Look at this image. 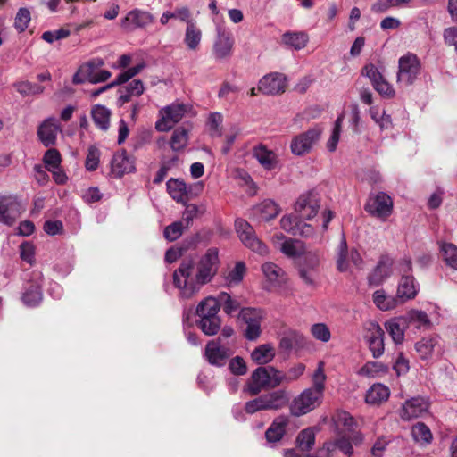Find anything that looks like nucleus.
<instances>
[{"label":"nucleus","mask_w":457,"mask_h":457,"mask_svg":"<svg viewBox=\"0 0 457 457\" xmlns=\"http://www.w3.org/2000/svg\"><path fill=\"white\" fill-rule=\"evenodd\" d=\"M218 269L217 248H209L196 265L192 259L183 260L173 272V285L179 289V296L184 299L193 297L204 285L212 281Z\"/></svg>","instance_id":"f257e3e1"},{"label":"nucleus","mask_w":457,"mask_h":457,"mask_svg":"<svg viewBox=\"0 0 457 457\" xmlns=\"http://www.w3.org/2000/svg\"><path fill=\"white\" fill-rule=\"evenodd\" d=\"M324 386L316 381L315 386L308 388L295 397L291 405L290 411L294 416H302L319 405L320 399L322 395Z\"/></svg>","instance_id":"f03ea898"},{"label":"nucleus","mask_w":457,"mask_h":457,"mask_svg":"<svg viewBox=\"0 0 457 457\" xmlns=\"http://www.w3.org/2000/svg\"><path fill=\"white\" fill-rule=\"evenodd\" d=\"M190 110V106L182 103H172L159 111L160 118L155 123V129L161 132L170 130L179 123Z\"/></svg>","instance_id":"7ed1b4c3"},{"label":"nucleus","mask_w":457,"mask_h":457,"mask_svg":"<svg viewBox=\"0 0 457 457\" xmlns=\"http://www.w3.org/2000/svg\"><path fill=\"white\" fill-rule=\"evenodd\" d=\"M233 353L230 342L223 341L222 337L209 341L204 349V356L207 361L217 367L224 366Z\"/></svg>","instance_id":"20e7f679"},{"label":"nucleus","mask_w":457,"mask_h":457,"mask_svg":"<svg viewBox=\"0 0 457 457\" xmlns=\"http://www.w3.org/2000/svg\"><path fill=\"white\" fill-rule=\"evenodd\" d=\"M235 39L232 32L221 26L216 27V36L212 45V54L216 61L221 62L230 58L233 54Z\"/></svg>","instance_id":"39448f33"},{"label":"nucleus","mask_w":457,"mask_h":457,"mask_svg":"<svg viewBox=\"0 0 457 457\" xmlns=\"http://www.w3.org/2000/svg\"><path fill=\"white\" fill-rule=\"evenodd\" d=\"M420 71V62L416 54L408 53L398 61L397 83L411 86Z\"/></svg>","instance_id":"423d86ee"},{"label":"nucleus","mask_w":457,"mask_h":457,"mask_svg":"<svg viewBox=\"0 0 457 457\" xmlns=\"http://www.w3.org/2000/svg\"><path fill=\"white\" fill-rule=\"evenodd\" d=\"M235 228L238 237L245 246L261 255L268 253L267 246L257 237L253 228L245 220L237 219Z\"/></svg>","instance_id":"0eeeda50"},{"label":"nucleus","mask_w":457,"mask_h":457,"mask_svg":"<svg viewBox=\"0 0 457 457\" xmlns=\"http://www.w3.org/2000/svg\"><path fill=\"white\" fill-rule=\"evenodd\" d=\"M364 209L371 216L386 220L392 213L393 201L386 193L378 192L369 196Z\"/></svg>","instance_id":"6e6552de"},{"label":"nucleus","mask_w":457,"mask_h":457,"mask_svg":"<svg viewBox=\"0 0 457 457\" xmlns=\"http://www.w3.org/2000/svg\"><path fill=\"white\" fill-rule=\"evenodd\" d=\"M321 129L316 126L295 136L292 139L290 145L292 153L298 156H302L309 153L313 145L319 141Z\"/></svg>","instance_id":"1a4fd4ad"},{"label":"nucleus","mask_w":457,"mask_h":457,"mask_svg":"<svg viewBox=\"0 0 457 457\" xmlns=\"http://www.w3.org/2000/svg\"><path fill=\"white\" fill-rule=\"evenodd\" d=\"M239 318L245 324L244 335L250 341L256 340L262 333L261 321L262 319V312L254 308H242L239 312Z\"/></svg>","instance_id":"9d476101"},{"label":"nucleus","mask_w":457,"mask_h":457,"mask_svg":"<svg viewBox=\"0 0 457 457\" xmlns=\"http://www.w3.org/2000/svg\"><path fill=\"white\" fill-rule=\"evenodd\" d=\"M320 209V202L313 192L303 194L295 204V212L301 220H311Z\"/></svg>","instance_id":"9b49d317"},{"label":"nucleus","mask_w":457,"mask_h":457,"mask_svg":"<svg viewBox=\"0 0 457 457\" xmlns=\"http://www.w3.org/2000/svg\"><path fill=\"white\" fill-rule=\"evenodd\" d=\"M286 77L282 73L272 72L263 76L258 85V91L264 95H279L286 90Z\"/></svg>","instance_id":"f8f14e48"},{"label":"nucleus","mask_w":457,"mask_h":457,"mask_svg":"<svg viewBox=\"0 0 457 457\" xmlns=\"http://www.w3.org/2000/svg\"><path fill=\"white\" fill-rule=\"evenodd\" d=\"M269 366L255 369L245 386L244 391L250 395H257L262 390L270 388Z\"/></svg>","instance_id":"ddd939ff"},{"label":"nucleus","mask_w":457,"mask_h":457,"mask_svg":"<svg viewBox=\"0 0 457 457\" xmlns=\"http://www.w3.org/2000/svg\"><path fill=\"white\" fill-rule=\"evenodd\" d=\"M429 403L423 397H412L407 400L402 407L401 418L405 420L422 417L428 412Z\"/></svg>","instance_id":"4468645a"},{"label":"nucleus","mask_w":457,"mask_h":457,"mask_svg":"<svg viewBox=\"0 0 457 457\" xmlns=\"http://www.w3.org/2000/svg\"><path fill=\"white\" fill-rule=\"evenodd\" d=\"M153 21L154 16L150 12L135 9L127 13L121 20L120 25L126 31H133L148 26Z\"/></svg>","instance_id":"2eb2a0df"},{"label":"nucleus","mask_w":457,"mask_h":457,"mask_svg":"<svg viewBox=\"0 0 457 457\" xmlns=\"http://www.w3.org/2000/svg\"><path fill=\"white\" fill-rule=\"evenodd\" d=\"M21 211V204L12 196H0V222L12 226Z\"/></svg>","instance_id":"dca6fc26"},{"label":"nucleus","mask_w":457,"mask_h":457,"mask_svg":"<svg viewBox=\"0 0 457 457\" xmlns=\"http://www.w3.org/2000/svg\"><path fill=\"white\" fill-rule=\"evenodd\" d=\"M419 291L420 284L413 275H404L398 282L396 296L403 303L415 298Z\"/></svg>","instance_id":"f3484780"},{"label":"nucleus","mask_w":457,"mask_h":457,"mask_svg":"<svg viewBox=\"0 0 457 457\" xmlns=\"http://www.w3.org/2000/svg\"><path fill=\"white\" fill-rule=\"evenodd\" d=\"M279 212L278 204L274 201L267 199L252 209L251 217L259 222L269 221L277 217Z\"/></svg>","instance_id":"a211bd4d"},{"label":"nucleus","mask_w":457,"mask_h":457,"mask_svg":"<svg viewBox=\"0 0 457 457\" xmlns=\"http://www.w3.org/2000/svg\"><path fill=\"white\" fill-rule=\"evenodd\" d=\"M369 348L373 358H379L385 351L384 347V331L377 323H371L367 335Z\"/></svg>","instance_id":"6ab92c4d"},{"label":"nucleus","mask_w":457,"mask_h":457,"mask_svg":"<svg viewBox=\"0 0 457 457\" xmlns=\"http://www.w3.org/2000/svg\"><path fill=\"white\" fill-rule=\"evenodd\" d=\"M104 64V62L101 58H94L82 64L79 71L74 74L73 82L76 84H81L84 81L92 83L96 71L98 69L102 68Z\"/></svg>","instance_id":"aec40b11"},{"label":"nucleus","mask_w":457,"mask_h":457,"mask_svg":"<svg viewBox=\"0 0 457 457\" xmlns=\"http://www.w3.org/2000/svg\"><path fill=\"white\" fill-rule=\"evenodd\" d=\"M393 261L388 256H382L369 276V283L373 286L382 284L392 274Z\"/></svg>","instance_id":"412c9836"},{"label":"nucleus","mask_w":457,"mask_h":457,"mask_svg":"<svg viewBox=\"0 0 457 457\" xmlns=\"http://www.w3.org/2000/svg\"><path fill=\"white\" fill-rule=\"evenodd\" d=\"M57 135V120L50 117L45 120L38 127L37 136L40 142L46 146H51L55 144Z\"/></svg>","instance_id":"4be33fe9"},{"label":"nucleus","mask_w":457,"mask_h":457,"mask_svg":"<svg viewBox=\"0 0 457 457\" xmlns=\"http://www.w3.org/2000/svg\"><path fill=\"white\" fill-rule=\"evenodd\" d=\"M268 411L285 408L290 401V394L286 389H277L262 395Z\"/></svg>","instance_id":"5701e85b"},{"label":"nucleus","mask_w":457,"mask_h":457,"mask_svg":"<svg viewBox=\"0 0 457 457\" xmlns=\"http://www.w3.org/2000/svg\"><path fill=\"white\" fill-rule=\"evenodd\" d=\"M415 349L422 360H428L435 353H441V346L437 337H424L415 344Z\"/></svg>","instance_id":"b1692460"},{"label":"nucleus","mask_w":457,"mask_h":457,"mask_svg":"<svg viewBox=\"0 0 457 457\" xmlns=\"http://www.w3.org/2000/svg\"><path fill=\"white\" fill-rule=\"evenodd\" d=\"M407 327V319L403 318V316L391 319L385 323L386 331L392 337V340L397 345L403 343L404 331Z\"/></svg>","instance_id":"393cba45"},{"label":"nucleus","mask_w":457,"mask_h":457,"mask_svg":"<svg viewBox=\"0 0 457 457\" xmlns=\"http://www.w3.org/2000/svg\"><path fill=\"white\" fill-rule=\"evenodd\" d=\"M145 87L140 79H134L127 86L120 87L118 89L119 97L117 103L119 105L130 101L133 96H139L144 93Z\"/></svg>","instance_id":"a878e982"},{"label":"nucleus","mask_w":457,"mask_h":457,"mask_svg":"<svg viewBox=\"0 0 457 457\" xmlns=\"http://www.w3.org/2000/svg\"><path fill=\"white\" fill-rule=\"evenodd\" d=\"M253 156L267 170L276 169L278 162L277 154L263 145H259L253 148Z\"/></svg>","instance_id":"bb28decb"},{"label":"nucleus","mask_w":457,"mask_h":457,"mask_svg":"<svg viewBox=\"0 0 457 457\" xmlns=\"http://www.w3.org/2000/svg\"><path fill=\"white\" fill-rule=\"evenodd\" d=\"M288 424V418L286 416L277 417L265 432L268 443H277L282 439Z\"/></svg>","instance_id":"cd10ccee"},{"label":"nucleus","mask_w":457,"mask_h":457,"mask_svg":"<svg viewBox=\"0 0 457 457\" xmlns=\"http://www.w3.org/2000/svg\"><path fill=\"white\" fill-rule=\"evenodd\" d=\"M282 44L293 50L304 48L309 41V36L303 31H287L281 37Z\"/></svg>","instance_id":"c85d7f7f"},{"label":"nucleus","mask_w":457,"mask_h":457,"mask_svg":"<svg viewBox=\"0 0 457 457\" xmlns=\"http://www.w3.org/2000/svg\"><path fill=\"white\" fill-rule=\"evenodd\" d=\"M166 187L170 197L178 203L185 204L187 201L188 187L183 180L170 179Z\"/></svg>","instance_id":"c756f323"},{"label":"nucleus","mask_w":457,"mask_h":457,"mask_svg":"<svg viewBox=\"0 0 457 457\" xmlns=\"http://www.w3.org/2000/svg\"><path fill=\"white\" fill-rule=\"evenodd\" d=\"M190 128L180 126L172 132L169 141L170 146L173 152H182L188 145Z\"/></svg>","instance_id":"7c9ffc66"},{"label":"nucleus","mask_w":457,"mask_h":457,"mask_svg":"<svg viewBox=\"0 0 457 457\" xmlns=\"http://www.w3.org/2000/svg\"><path fill=\"white\" fill-rule=\"evenodd\" d=\"M201 40L202 31L195 20L186 27L184 43L189 50L195 51L198 49Z\"/></svg>","instance_id":"2f4dec72"},{"label":"nucleus","mask_w":457,"mask_h":457,"mask_svg":"<svg viewBox=\"0 0 457 457\" xmlns=\"http://www.w3.org/2000/svg\"><path fill=\"white\" fill-rule=\"evenodd\" d=\"M220 311L219 300L216 297L208 296L202 300L196 307V314L200 319L206 316L208 318L219 317Z\"/></svg>","instance_id":"473e14b6"},{"label":"nucleus","mask_w":457,"mask_h":457,"mask_svg":"<svg viewBox=\"0 0 457 457\" xmlns=\"http://www.w3.org/2000/svg\"><path fill=\"white\" fill-rule=\"evenodd\" d=\"M390 395L389 388L382 384H374L367 391L365 401L370 404H379Z\"/></svg>","instance_id":"72a5a7b5"},{"label":"nucleus","mask_w":457,"mask_h":457,"mask_svg":"<svg viewBox=\"0 0 457 457\" xmlns=\"http://www.w3.org/2000/svg\"><path fill=\"white\" fill-rule=\"evenodd\" d=\"M275 354L276 352L271 344H263L252 352L251 358L257 364L263 365L270 362Z\"/></svg>","instance_id":"f704fd0d"},{"label":"nucleus","mask_w":457,"mask_h":457,"mask_svg":"<svg viewBox=\"0 0 457 457\" xmlns=\"http://www.w3.org/2000/svg\"><path fill=\"white\" fill-rule=\"evenodd\" d=\"M94 123L102 130H107L110 125L111 111L104 105L96 104L91 110Z\"/></svg>","instance_id":"c9c22d12"},{"label":"nucleus","mask_w":457,"mask_h":457,"mask_svg":"<svg viewBox=\"0 0 457 457\" xmlns=\"http://www.w3.org/2000/svg\"><path fill=\"white\" fill-rule=\"evenodd\" d=\"M263 275L273 285H279L286 280L284 270L273 262H265L262 266Z\"/></svg>","instance_id":"e433bc0d"},{"label":"nucleus","mask_w":457,"mask_h":457,"mask_svg":"<svg viewBox=\"0 0 457 457\" xmlns=\"http://www.w3.org/2000/svg\"><path fill=\"white\" fill-rule=\"evenodd\" d=\"M388 372V366L380 361H368L358 371L361 376L377 378Z\"/></svg>","instance_id":"4c0bfd02"},{"label":"nucleus","mask_w":457,"mask_h":457,"mask_svg":"<svg viewBox=\"0 0 457 457\" xmlns=\"http://www.w3.org/2000/svg\"><path fill=\"white\" fill-rule=\"evenodd\" d=\"M351 260L349 258V250L347 244L343 237L339 243L337 253V268L340 272H345L350 270Z\"/></svg>","instance_id":"58836bf2"},{"label":"nucleus","mask_w":457,"mask_h":457,"mask_svg":"<svg viewBox=\"0 0 457 457\" xmlns=\"http://www.w3.org/2000/svg\"><path fill=\"white\" fill-rule=\"evenodd\" d=\"M400 301L397 296L386 295L384 290H377L373 295V302L382 311L394 309Z\"/></svg>","instance_id":"ea45409f"},{"label":"nucleus","mask_w":457,"mask_h":457,"mask_svg":"<svg viewBox=\"0 0 457 457\" xmlns=\"http://www.w3.org/2000/svg\"><path fill=\"white\" fill-rule=\"evenodd\" d=\"M216 298L219 300L220 308L222 307L228 315H233L240 309L241 303L226 292H220Z\"/></svg>","instance_id":"a19ab883"},{"label":"nucleus","mask_w":457,"mask_h":457,"mask_svg":"<svg viewBox=\"0 0 457 457\" xmlns=\"http://www.w3.org/2000/svg\"><path fill=\"white\" fill-rule=\"evenodd\" d=\"M440 252L445 263L451 269L457 270V246L452 243H443Z\"/></svg>","instance_id":"79ce46f5"},{"label":"nucleus","mask_w":457,"mask_h":457,"mask_svg":"<svg viewBox=\"0 0 457 457\" xmlns=\"http://www.w3.org/2000/svg\"><path fill=\"white\" fill-rule=\"evenodd\" d=\"M132 163L124 153L116 154L112 160V170L119 176L132 170Z\"/></svg>","instance_id":"37998d69"},{"label":"nucleus","mask_w":457,"mask_h":457,"mask_svg":"<svg viewBox=\"0 0 457 457\" xmlns=\"http://www.w3.org/2000/svg\"><path fill=\"white\" fill-rule=\"evenodd\" d=\"M333 420L336 426V431L337 435L342 434V432L340 431V427L345 428V429L348 432L353 431L355 421L353 417L350 415V413L344 411H337L334 416Z\"/></svg>","instance_id":"c03bdc74"},{"label":"nucleus","mask_w":457,"mask_h":457,"mask_svg":"<svg viewBox=\"0 0 457 457\" xmlns=\"http://www.w3.org/2000/svg\"><path fill=\"white\" fill-rule=\"evenodd\" d=\"M221 321L220 317L208 318L206 316L199 319L197 326L206 336H213L220 330Z\"/></svg>","instance_id":"a18cd8bd"},{"label":"nucleus","mask_w":457,"mask_h":457,"mask_svg":"<svg viewBox=\"0 0 457 457\" xmlns=\"http://www.w3.org/2000/svg\"><path fill=\"white\" fill-rule=\"evenodd\" d=\"M315 444V432L312 428L302 430L296 437V445L301 451H310Z\"/></svg>","instance_id":"49530a36"},{"label":"nucleus","mask_w":457,"mask_h":457,"mask_svg":"<svg viewBox=\"0 0 457 457\" xmlns=\"http://www.w3.org/2000/svg\"><path fill=\"white\" fill-rule=\"evenodd\" d=\"M337 436L338 437L334 442L326 443L324 447L328 452L333 451L337 447L345 455L351 456L353 453V448L350 439L342 434Z\"/></svg>","instance_id":"de8ad7c7"},{"label":"nucleus","mask_w":457,"mask_h":457,"mask_svg":"<svg viewBox=\"0 0 457 457\" xmlns=\"http://www.w3.org/2000/svg\"><path fill=\"white\" fill-rule=\"evenodd\" d=\"M42 299V293L37 285L31 284L26 289L22 295V302L29 307H34L39 303Z\"/></svg>","instance_id":"09e8293b"},{"label":"nucleus","mask_w":457,"mask_h":457,"mask_svg":"<svg viewBox=\"0 0 457 457\" xmlns=\"http://www.w3.org/2000/svg\"><path fill=\"white\" fill-rule=\"evenodd\" d=\"M403 318L407 319V324L414 323L418 328H428L430 325V320L423 311L411 310Z\"/></svg>","instance_id":"8fccbe9b"},{"label":"nucleus","mask_w":457,"mask_h":457,"mask_svg":"<svg viewBox=\"0 0 457 457\" xmlns=\"http://www.w3.org/2000/svg\"><path fill=\"white\" fill-rule=\"evenodd\" d=\"M280 251L288 257H296L303 253V244L292 238L286 239L280 245Z\"/></svg>","instance_id":"3c124183"},{"label":"nucleus","mask_w":457,"mask_h":457,"mask_svg":"<svg viewBox=\"0 0 457 457\" xmlns=\"http://www.w3.org/2000/svg\"><path fill=\"white\" fill-rule=\"evenodd\" d=\"M411 435L416 442L429 443L432 440V433L424 423H417L411 428Z\"/></svg>","instance_id":"603ef678"},{"label":"nucleus","mask_w":457,"mask_h":457,"mask_svg":"<svg viewBox=\"0 0 457 457\" xmlns=\"http://www.w3.org/2000/svg\"><path fill=\"white\" fill-rule=\"evenodd\" d=\"M19 253L21 259L28 264L33 265L36 262V247L33 243L22 242L19 246Z\"/></svg>","instance_id":"864d4df0"},{"label":"nucleus","mask_w":457,"mask_h":457,"mask_svg":"<svg viewBox=\"0 0 457 457\" xmlns=\"http://www.w3.org/2000/svg\"><path fill=\"white\" fill-rule=\"evenodd\" d=\"M16 90L24 96L38 95L44 92L43 86L29 82L21 81L15 84Z\"/></svg>","instance_id":"5fc2aeb1"},{"label":"nucleus","mask_w":457,"mask_h":457,"mask_svg":"<svg viewBox=\"0 0 457 457\" xmlns=\"http://www.w3.org/2000/svg\"><path fill=\"white\" fill-rule=\"evenodd\" d=\"M46 169L51 172L53 179L57 182V150L51 148L44 155Z\"/></svg>","instance_id":"6e6d98bb"},{"label":"nucleus","mask_w":457,"mask_h":457,"mask_svg":"<svg viewBox=\"0 0 457 457\" xmlns=\"http://www.w3.org/2000/svg\"><path fill=\"white\" fill-rule=\"evenodd\" d=\"M312 337L323 343H327L331 338V333L328 327L324 323H315L311 328Z\"/></svg>","instance_id":"4d7b16f0"},{"label":"nucleus","mask_w":457,"mask_h":457,"mask_svg":"<svg viewBox=\"0 0 457 457\" xmlns=\"http://www.w3.org/2000/svg\"><path fill=\"white\" fill-rule=\"evenodd\" d=\"M31 20L30 12L27 8H20L14 21V27L19 32H23L28 28Z\"/></svg>","instance_id":"13d9d810"},{"label":"nucleus","mask_w":457,"mask_h":457,"mask_svg":"<svg viewBox=\"0 0 457 457\" xmlns=\"http://www.w3.org/2000/svg\"><path fill=\"white\" fill-rule=\"evenodd\" d=\"M343 122V116L337 117L335 121V125L332 130V134L329 139L327 142V148L329 152H334L337 149L340 134H341V127Z\"/></svg>","instance_id":"bf43d9fd"},{"label":"nucleus","mask_w":457,"mask_h":457,"mask_svg":"<svg viewBox=\"0 0 457 457\" xmlns=\"http://www.w3.org/2000/svg\"><path fill=\"white\" fill-rule=\"evenodd\" d=\"M298 274L305 285L312 287L316 286L318 270L307 269L306 266H299Z\"/></svg>","instance_id":"052dcab7"},{"label":"nucleus","mask_w":457,"mask_h":457,"mask_svg":"<svg viewBox=\"0 0 457 457\" xmlns=\"http://www.w3.org/2000/svg\"><path fill=\"white\" fill-rule=\"evenodd\" d=\"M300 220L297 214L295 216L285 215L280 220V226L285 231L296 236L297 231L295 230Z\"/></svg>","instance_id":"680f3d73"},{"label":"nucleus","mask_w":457,"mask_h":457,"mask_svg":"<svg viewBox=\"0 0 457 457\" xmlns=\"http://www.w3.org/2000/svg\"><path fill=\"white\" fill-rule=\"evenodd\" d=\"M172 19L185 22L187 25L195 21L192 12L187 6H179L170 12Z\"/></svg>","instance_id":"e2e57ef3"},{"label":"nucleus","mask_w":457,"mask_h":457,"mask_svg":"<svg viewBox=\"0 0 457 457\" xmlns=\"http://www.w3.org/2000/svg\"><path fill=\"white\" fill-rule=\"evenodd\" d=\"M245 266L243 262H237L235 267L228 273L226 280L229 284H238L244 278Z\"/></svg>","instance_id":"0e129e2a"},{"label":"nucleus","mask_w":457,"mask_h":457,"mask_svg":"<svg viewBox=\"0 0 457 457\" xmlns=\"http://www.w3.org/2000/svg\"><path fill=\"white\" fill-rule=\"evenodd\" d=\"M183 228L181 221L173 222L165 228L164 237L169 241H174L182 235Z\"/></svg>","instance_id":"69168bd1"},{"label":"nucleus","mask_w":457,"mask_h":457,"mask_svg":"<svg viewBox=\"0 0 457 457\" xmlns=\"http://www.w3.org/2000/svg\"><path fill=\"white\" fill-rule=\"evenodd\" d=\"M269 372L270 388H276L282 384H287L286 373H283L273 366H269Z\"/></svg>","instance_id":"338daca9"},{"label":"nucleus","mask_w":457,"mask_h":457,"mask_svg":"<svg viewBox=\"0 0 457 457\" xmlns=\"http://www.w3.org/2000/svg\"><path fill=\"white\" fill-rule=\"evenodd\" d=\"M245 411L249 414H253L260 411H268L262 395L246 402Z\"/></svg>","instance_id":"774afa93"}]
</instances>
